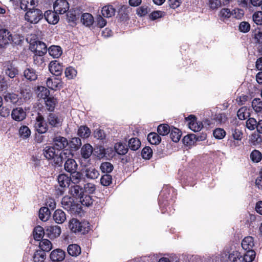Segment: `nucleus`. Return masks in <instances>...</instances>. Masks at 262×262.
Returning a JSON list of instances; mask_svg holds the SVG:
<instances>
[{"label":"nucleus","instance_id":"nucleus-1","mask_svg":"<svg viewBox=\"0 0 262 262\" xmlns=\"http://www.w3.org/2000/svg\"><path fill=\"white\" fill-rule=\"evenodd\" d=\"M89 224L88 222H80L76 219H72L69 221V228L74 233L80 232L85 234L90 229Z\"/></svg>","mask_w":262,"mask_h":262},{"label":"nucleus","instance_id":"nucleus-2","mask_svg":"<svg viewBox=\"0 0 262 262\" xmlns=\"http://www.w3.org/2000/svg\"><path fill=\"white\" fill-rule=\"evenodd\" d=\"M43 18L42 11L38 9H32L26 12L25 15V19L28 22L36 24Z\"/></svg>","mask_w":262,"mask_h":262},{"label":"nucleus","instance_id":"nucleus-3","mask_svg":"<svg viewBox=\"0 0 262 262\" xmlns=\"http://www.w3.org/2000/svg\"><path fill=\"white\" fill-rule=\"evenodd\" d=\"M34 127L35 129L39 134H44L46 133L48 129V125L43 117L39 114L36 118Z\"/></svg>","mask_w":262,"mask_h":262},{"label":"nucleus","instance_id":"nucleus-4","mask_svg":"<svg viewBox=\"0 0 262 262\" xmlns=\"http://www.w3.org/2000/svg\"><path fill=\"white\" fill-rule=\"evenodd\" d=\"M30 50L34 54L45 55L47 51V46L41 41H36L30 45Z\"/></svg>","mask_w":262,"mask_h":262},{"label":"nucleus","instance_id":"nucleus-5","mask_svg":"<svg viewBox=\"0 0 262 262\" xmlns=\"http://www.w3.org/2000/svg\"><path fill=\"white\" fill-rule=\"evenodd\" d=\"M69 9V4L66 0H57L54 4V10L59 14L67 12Z\"/></svg>","mask_w":262,"mask_h":262},{"label":"nucleus","instance_id":"nucleus-6","mask_svg":"<svg viewBox=\"0 0 262 262\" xmlns=\"http://www.w3.org/2000/svg\"><path fill=\"white\" fill-rule=\"evenodd\" d=\"M186 119L189 121V128L194 132H199L203 127L202 122H198L196 117L193 115H189Z\"/></svg>","mask_w":262,"mask_h":262},{"label":"nucleus","instance_id":"nucleus-7","mask_svg":"<svg viewBox=\"0 0 262 262\" xmlns=\"http://www.w3.org/2000/svg\"><path fill=\"white\" fill-rule=\"evenodd\" d=\"M73 154L69 149H63L59 154L58 153L57 157L55 158V164L60 165L63 160L71 159Z\"/></svg>","mask_w":262,"mask_h":262},{"label":"nucleus","instance_id":"nucleus-8","mask_svg":"<svg viewBox=\"0 0 262 262\" xmlns=\"http://www.w3.org/2000/svg\"><path fill=\"white\" fill-rule=\"evenodd\" d=\"M61 205L62 207L71 212H73L75 211L76 208V205L74 202V199L73 198H71L69 196H64L61 200Z\"/></svg>","mask_w":262,"mask_h":262},{"label":"nucleus","instance_id":"nucleus-9","mask_svg":"<svg viewBox=\"0 0 262 262\" xmlns=\"http://www.w3.org/2000/svg\"><path fill=\"white\" fill-rule=\"evenodd\" d=\"M46 83L48 88L54 91L60 90L62 87V82L58 78H48L46 80Z\"/></svg>","mask_w":262,"mask_h":262},{"label":"nucleus","instance_id":"nucleus-10","mask_svg":"<svg viewBox=\"0 0 262 262\" xmlns=\"http://www.w3.org/2000/svg\"><path fill=\"white\" fill-rule=\"evenodd\" d=\"M53 141L54 147L59 151L64 149L69 144L68 140L66 138L59 136L55 137Z\"/></svg>","mask_w":262,"mask_h":262},{"label":"nucleus","instance_id":"nucleus-11","mask_svg":"<svg viewBox=\"0 0 262 262\" xmlns=\"http://www.w3.org/2000/svg\"><path fill=\"white\" fill-rule=\"evenodd\" d=\"M61 228L58 226H50L46 229V233L50 238L58 237L61 234Z\"/></svg>","mask_w":262,"mask_h":262},{"label":"nucleus","instance_id":"nucleus-12","mask_svg":"<svg viewBox=\"0 0 262 262\" xmlns=\"http://www.w3.org/2000/svg\"><path fill=\"white\" fill-rule=\"evenodd\" d=\"M49 69L50 72L55 76L60 75L63 70L62 66L56 60L50 62Z\"/></svg>","mask_w":262,"mask_h":262},{"label":"nucleus","instance_id":"nucleus-13","mask_svg":"<svg viewBox=\"0 0 262 262\" xmlns=\"http://www.w3.org/2000/svg\"><path fill=\"white\" fill-rule=\"evenodd\" d=\"M57 13L55 11L48 10L45 12L44 16L49 24L55 25L58 22L59 19Z\"/></svg>","mask_w":262,"mask_h":262},{"label":"nucleus","instance_id":"nucleus-14","mask_svg":"<svg viewBox=\"0 0 262 262\" xmlns=\"http://www.w3.org/2000/svg\"><path fill=\"white\" fill-rule=\"evenodd\" d=\"M11 116L14 120L21 121L26 118V113L22 108L17 107L12 111Z\"/></svg>","mask_w":262,"mask_h":262},{"label":"nucleus","instance_id":"nucleus-15","mask_svg":"<svg viewBox=\"0 0 262 262\" xmlns=\"http://www.w3.org/2000/svg\"><path fill=\"white\" fill-rule=\"evenodd\" d=\"M58 153V151L56 152L55 148L54 146H47L43 149V155L45 157L49 160L52 159L55 164V158L57 157Z\"/></svg>","mask_w":262,"mask_h":262},{"label":"nucleus","instance_id":"nucleus-16","mask_svg":"<svg viewBox=\"0 0 262 262\" xmlns=\"http://www.w3.org/2000/svg\"><path fill=\"white\" fill-rule=\"evenodd\" d=\"M12 39V36L9 35V32L5 29L0 30V47H3L8 44L9 41Z\"/></svg>","mask_w":262,"mask_h":262},{"label":"nucleus","instance_id":"nucleus-17","mask_svg":"<svg viewBox=\"0 0 262 262\" xmlns=\"http://www.w3.org/2000/svg\"><path fill=\"white\" fill-rule=\"evenodd\" d=\"M65 252L61 249L53 250L50 254V258L53 261H60L64 259Z\"/></svg>","mask_w":262,"mask_h":262},{"label":"nucleus","instance_id":"nucleus-18","mask_svg":"<svg viewBox=\"0 0 262 262\" xmlns=\"http://www.w3.org/2000/svg\"><path fill=\"white\" fill-rule=\"evenodd\" d=\"M37 3V0H21L20 7L22 10L27 11L34 9Z\"/></svg>","mask_w":262,"mask_h":262},{"label":"nucleus","instance_id":"nucleus-19","mask_svg":"<svg viewBox=\"0 0 262 262\" xmlns=\"http://www.w3.org/2000/svg\"><path fill=\"white\" fill-rule=\"evenodd\" d=\"M49 124L53 127H58L60 125L62 119L56 115L50 113L47 118Z\"/></svg>","mask_w":262,"mask_h":262},{"label":"nucleus","instance_id":"nucleus-20","mask_svg":"<svg viewBox=\"0 0 262 262\" xmlns=\"http://www.w3.org/2000/svg\"><path fill=\"white\" fill-rule=\"evenodd\" d=\"M53 218L56 223L62 224L66 221V215L62 210L57 209L54 212Z\"/></svg>","mask_w":262,"mask_h":262},{"label":"nucleus","instance_id":"nucleus-21","mask_svg":"<svg viewBox=\"0 0 262 262\" xmlns=\"http://www.w3.org/2000/svg\"><path fill=\"white\" fill-rule=\"evenodd\" d=\"M232 15H233V12L229 8H222L219 12V17L223 21L228 20Z\"/></svg>","mask_w":262,"mask_h":262},{"label":"nucleus","instance_id":"nucleus-22","mask_svg":"<svg viewBox=\"0 0 262 262\" xmlns=\"http://www.w3.org/2000/svg\"><path fill=\"white\" fill-rule=\"evenodd\" d=\"M254 242L252 237L247 236L245 237L242 242V247L245 251L253 250Z\"/></svg>","mask_w":262,"mask_h":262},{"label":"nucleus","instance_id":"nucleus-23","mask_svg":"<svg viewBox=\"0 0 262 262\" xmlns=\"http://www.w3.org/2000/svg\"><path fill=\"white\" fill-rule=\"evenodd\" d=\"M5 74L11 78H14L18 74L17 69L10 62L7 63V65L5 66Z\"/></svg>","mask_w":262,"mask_h":262},{"label":"nucleus","instance_id":"nucleus-24","mask_svg":"<svg viewBox=\"0 0 262 262\" xmlns=\"http://www.w3.org/2000/svg\"><path fill=\"white\" fill-rule=\"evenodd\" d=\"M78 165L74 159H68L64 163V169L68 172H73L77 170Z\"/></svg>","mask_w":262,"mask_h":262},{"label":"nucleus","instance_id":"nucleus-25","mask_svg":"<svg viewBox=\"0 0 262 262\" xmlns=\"http://www.w3.org/2000/svg\"><path fill=\"white\" fill-rule=\"evenodd\" d=\"M231 133L233 139L236 141H241L242 139L243 133L237 128V125L233 124L231 128Z\"/></svg>","mask_w":262,"mask_h":262},{"label":"nucleus","instance_id":"nucleus-26","mask_svg":"<svg viewBox=\"0 0 262 262\" xmlns=\"http://www.w3.org/2000/svg\"><path fill=\"white\" fill-rule=\"evenodd\" d=\"M57 180L59 186L63 188L69 186L71 182L70 178L65 174L59 175L57 178Z\"/></svg>","mask_w":262,"mask_h":262},{"label":"nucleus","instance_id":"nucleus-27","mask_svg":"<svg viewBox=\"0 0 262 262\" xmlns=\"http://www.w3.org/2000/svg\"><path fill=\"white\" fill-rule=\"evenodd\" d=\"M68 253L72 256L76 257L81 253V248L77 244L70 245L67 249Z\"/></svg>","mask_w":262,"mask_h":262},{"label":"nucleus","instance_id":"nucleus-28","mask_svg":"<svg viewBox=\"0 0 262 262\" xmlns=\"http://www.w3.org/2000/svg\"><path fill=\"white\" fill-rule=\"evenodd\" d=\"M93 147L90 144L84 145L81 149V154L84 159L89 158L92 154Z\"/></svg>","mask_w":262,"mask_h":262},{"label":"nucleus","instance_id":"nucleus-29","mask_svg":"<svg viewBox=\"0 0 262 262\" xmlns=\"http://www.w3.org/2000/svg\"><path fill=\"white\" fill-rule=\"evenodd\" d=\"M228 258L231 262H245L243 256L237 251H233L230 253Z\"/></svg>","mask_w":262,"mask_h":262},{"label":"nucleus","instance_id":"nucleus-30","mask_svg":"<svg viewBox=\"0 0 262 262\" xmlns=\"http://www.w3.org/2000/svg\"><path fill=\"white\" fill-rule=\"evenodd\" d=\"M4 99L7 102L16 104L19 100L18 96L13 93H7L4 96Z\"/></svg>","mask_w":262,"mask_h":262},{"label":"nucleus","instance_id":"nucleus-31","mask_svg":"<svg viewBox=\"0 0 262 262\" xmlns=\"http://www.w3.org/2000/svg\"><path fill=\"white\" fill-rule=\"evenodd\" d=\"M49 54L53 58H58L62 54V50L59 46H52L48 50Z\"/></svg>","mask_w":262,"mask_h":262},{"label":"nucleus","instance_id":"nucleus-32","mask_svg":"<svg viewBox=\"0 0 262 262\" xmlns=\"http://www.w3.org/2000/svg\"><path fill=\"white\" fill-rule=\"evenodd\" d=\"M102 15L105 17H111L115 14V9L112 6H104L101 10Z\"/></svg>","mask_w":262,"mask_h":262},{"label":"nucleus","instance_id":"nucleus-33","mask_svg":"<svg viewBox=\"0 0 262 262\" xmlns=\"http://www.w3.org/2000/svg\"><path fill=\"white\" fill-rule=\"evenodd\" d=\"M81 21L85 26H90L94 23V18L91 14L84 13L81 16Z\"/></svg>","mask_w":262,"mask_h":262},{"label":"nucleus","instance_id":"nucleus-34","mask_svg":"<svg viewBox=\"0 0 262 262\" xmlns=\"http://www.w3.org/2000/svg\"><path fill=\"white\" fill-rule=\"evenodd\" d=\"M46 233V231H45L43 228L40 226H37L35 228L33 231V236L34 238L36 241H40L42 238L45 233Z\"/></svg>","mask_w":262,"mask_h":262},{"label":"nucleus","instance_id":"nucleus-35","mask_svg":"<svg viewBox=\"0 0 262 262\" xmlns=\"http://www.w3.org/2000/svg\"><path fill=\"white\" fill-rule=\"evenodd\" d=\"M91 132L86 126H81L78 129V135L82 138H87L91 135Z\"/></svg>","mask_w":262,"mask_h":262},{"label":"nucleus","instance_id":"nucleus-36","mask_svg":"<svg viewBox=\"0 0 262 262\" xmlns=\"http://www.w3.org/2000/svg\"><path fill=\"white\" fill-rule=\"evenodd\" d=\"M50 212L48 208L42 207L39 211V217L43 222H46L49 219Z\"/></svg>","mask_w":262,"mask_h":262},{"label":"nucleus","instance_id":"nucleus-37","mask_svg":"<svg viewBox=\"0 0 262 262\" xmlns=\"http://www.w3.org/2000/svg\"><path fill=\"white\" fill-rule=\"evenodd\" d=\"M70 191L73 196L76 197L77 199H79L82 195V194L84 193L82 190V188H81L79 185H74L73 186H71Z\"/></svg>","mask_w":262,"mask_h":262},{"label":"nucleus","instance_id":"nucleus-38","mask_svg":"<svg viewBox=\"0 0 262 262\" xmlns=\"http://www.w3.org/2000/svg\"><path fill=\"white\" fill-rule=\"evenodd\" d=\"M85 173V176L91 179H97L99 176V171L93 167L86 169Z\"/></svg>","mask_w":262,"mask_h":262},{"label":"nucleus","instance_id":"nucleus-39","mask_svg":"<svg viewBox=\"0 0 262 262\" xmlns=\"http://www.w3.org/2000/svg\"><path fill=\"white\" fill-rule=\"evenodd\" d=\"M46 254L45 252L37 250L34 254L33 258L34 262H43L46 259Z\"/></svg>","mask_w":262,"mask_h":262},{"label":"nucleus","instance_id":"nucleus-40","mask_svg":"<svg viewBox=\"0 0 262 262\" xmlns=\"http://www.w3.org/2000/svg\"><path fill=\"white\" fill-rule=\"evenodd\" d=\"M24 75L26 79L30 80H35L37 79V75L33 69H26L24 72Z\"/></svg>","mask_w":262,"mask_h":262},{"label":"nucleus","instance_id":"nucleus-41","mask_svg":"<svg viewBox=\"0 0 262 262\" xmlns=\"http://www.w3.org/2000/svg\"><path fill=\"white\" fill-rule=\"evenodd\" d=\"M237 116L239 119L244 120L250 116L249 110L246 107H242L237 112Z\"/></svg>","mask_w":262,"mask_h":262},{"label":"nucleus","instance_id":"nucleus-42","mask_svg":"<svg viewBox=\"0 0 262 262\" xmlns=\"http://www.w3.org/2000/svg\"><path fill=\"white\" fill-rule=\"evenodd\" d=\"M39 247L41 248L40 251L48 252L52 248V244L50 241L47 239H42L39 243Z\"/></svg>","mask_w":262,"mask_h":262},{"label":"nucleus","instance_id":"nucleus-43","mask_svg":"<svg viewBox=\"0 0 262 262\" xmlns=\"http://www.w3.org/2000/svg\"><path fill=\"white\" fill-rule=\"evenodd\" d=\"M128 145L130 149L136 150L140 147L141 142L137 138H132L128 141Z\"/></svg>","mask_w":262,"mask_h":262},{"label":"nucleus","instance_id":"nucleus-44","mask_svg":"<svg viewBox=\"0 0 262 262\" xmlns=\"http://www.w3.org/2000/svg\"><path fill=\"white\" fill-rule=\"evenodd\" d=\"M181 133L180 130L177 128H172L170 132V137L174 142H178L181 138Z\"/></svg>","mask_w":262,"mask_h":262},{"label":"nucleus","instance_id":"nucleus-45","mask_svg":"<svg viewBox=\"0 0 262 262\" xmlns=\"http://www.w3.org/2000/svg\"><path fill=\"white\" fill-rule=\"evenodd\" d=\"M148 140L152 144H158L160 143L161 139L160 137L155 133H150L147 137Z\"/></svg>","mask_w":262,"mask_h":262},{"label":"nucleus","instance_id":"nucleus-46","mask_svg":"<svg viewBox=\"0 0 262 262\" xmlns=\"http://www.w3.org/2000/svg\"><path fill=\"white\" fill-rule=\"evenodd\" d=\"M79 201L83 206L87 207L90 206L93 203L91 196L89 195L84 194V193L79 198Z\"/></svg>","mask_w":262,"mask_h":262},{"label":"nucleus","instance_id":"nucleus-47","mask_svg":"<svg viewBox=\"0 0 262 262\" xmlns=\"http://www.w3.org/2000/svg\"><path fill=\"white\" fill-rule=\"evenodd\" d=\"M44 55L34 54L33 56L34 63L37 67H43L45 65L43 56Z\"/></svg>","mask_w":262,"mask_h":262},{"label":"nucleus","instance_id":"nucleus-48","mask_svg":"<svg viewBox=\"0 0 262 262\" xmlns=\"http://www.w3.org/2000/svg\"><path fill=\"white\" fill-rule=\"evenodd\" d=\"M244 254V259L245 262H252L255 257V252L253 250H246Z\"/></svg>","mask_w":262,"mask_h":262},{"label":"nucleus","instance_id":"nucleus-49","mask_svg":"<svg viewBox=\"0 0 262 262\" xmlns=\"http://www.w3.org/2000/svg\"><path fill=\"white\" fill-rule=\"evenodd\" d=\"M157 132L160 135L165 136L170 133V127L167 124H160L158 127Z\"/></svg>","mask_w":262,"mask_h":262},{"label":"nucleus","instance_id":"nucleus-50","mask_svg":"<svg viewBox=\"0 0 262 262\" xmlns=\"http://www.w3.org/2000/svg\"><path fill=\"white\" fill-rule=\"evenodd\" d=\"M19 134L21 138L26 139L30 137L31 130L28 126L24 125L19 128Z\"/></svg>","mask_w":262,"mask_h":262},{"label":"nucleus","instance_id":"nucleus-51","mask_svg":"<svg viewBox=\"0 0 262 262\" xmlns=\"http://www.w3.org/2000/svg\"><path fill=\"white\" fill-rule=\"evenodd\" d=\"M252 36L256 42L262 43V30L260 28L255 29L252 32Z\"/></svg>","mask_w":262,"mask_h":262},{"label":"nucleus","instance_id":"nucleus-52","mask_svg":"<svg viewBox=\"0 0 262 262\" xmlns=\"http://www.w3.org/2000/svg\"><path fill=\"white\" fill-rule=\"evenodd\" d=\"M115 149L116 152L121 155H125L127 153V148L121 143H117L115 145Z\"/></svg>","mask_w":262,"mask_h":262},{"label":"nucleus","instance_id":"nucleus-53","mask_svg":"<svg viewBox=\"0 0 262 262\" xmlns=\"http://www.w3.org/2000/svg\"><path fill=\"white\" fill-rule=\"evenodd\" d=\"M70 147L75 150L79 149L82 145L81 139L78 137L72 138L70 143Z\"/></svg>","mask_w":262,"mask_h":262},{"label":"nucleus","instance_id":"nucleus-54","mask_svg":"<svg viewBox=\"0 0 262 262\" xmlns=\"http://www.w3.org/2000/svg\"><path fill=\"white\" fill-rule=\"evenodd\" d=\"M71 176L70 178L71 179V182H72L74 184H78L80 182L82 178V174L79 172L75 171L73 172H71Z\"/></svg>","mask_w":262,"mask_h":262},{"label":"nucleus","instance_id":"nucleus-55","mask_svg":"<svg viewBox=\"0 0 262 262\" xmlns=\"http://www.w3.org/2000/svg\"><path fill=\"white\" fill-rule=\"evenodd\" d=\"M113 165L110 162H103L101 164L100 169L103 173H110L113 169Z\"/></svg>","mask_w":262,"mask_h":262},{"label":"nucleus","instance_id":"nucleus-56","mask_svg":"<svg viewBox=\"0 0 262 262\" xmlns=\"http://www.w3.org/2000/svg\"><path fill=\"white\" fill-rule=\"evenodd\" d=\"M56 102V99L53 97L47 98V100L45 101V103L47 109L50 111H53L54 109Z\"/></svg>","mask_w":262,"mask_h":262},{"label":"nucleus","instance_id":"nucleus-57","mask_svg":"<svg viewBox=\"0 0 262 262\" xmlns=\"http://www.w3.org/2000/svg\"><path fill=\"white\" fill-rule=\"evenodd\" d=\"M250 158L253 162L257 163L261 160L262 155L258 150H254L250 154Z\"/></svg>","mask_w":262,"mask_h":262},{"label":"nucleus","instance_id":"nucleus-58","mask_svg":"<svg viewBox=\"0 0 262 262\" xmlns=\"http://www.w3.org/2000/svg\"><path fill=\"white\" fill-rule=\"evenodd\" d=\"M252 106L256 112L262 110V101L260 99H254L252 102Z\"/></svg>","mask_w":262,"mask_h":262},{"label":"nucleus","instance_id":"nucleus-59","mask_svg":"<svg viewBox=\"0 0 262 262\" xmlns=\"http://www.w3.org/2000/svg\"><path fill=\"white\" fill-rule=\"evenodd\" d=\"M66 76L68 79H73L77 75V71L76 70L72 68V67H69L67 68L64 72Z\"/></svg>","mask_w":262,"mask_h":262},{"label":"nucleus","instance_id":"nucleus-60","mask_svg":"<svg viewBox=\"0 0 262 262\" xmlns=\"http://www.w3.org/2000/svg\"><path fill=\"white\" fill-rule=\"evenodd\" d=\"M213 134L216 139H222L225 137L226 132L223 128H217L214 130Z\"/></svg>","mask_w":262,"mask_h":262},{"label":"nucleus","instance_id":"nucleus-61","mask_svg":"<svg viewBox=\"0 0 262 262\" xmlns=\"http://www.w3.org/2000/svg\"><path fill=\"white\" fill-rule=\"evenodd\" d=\"M152 150L151 149V148L149 147H144L142 150V152H141V155H142V156L143 157V158L145 159H149L151 156H152Z\"/></svg>","mask_w":262,"mask_h":262},{"label":"nucleus","instance_id":"nucleus-62","mask_svg":"<svg viewBox=\"0 0 262 262\" xmlns=\"http://www.w3.org/2000/svg\"><path fill=\"white\" fill-rule=\"evenodd\" d=\"M257 122L253 118H250L246 121V127L250 130H254L257 125Z\"/></svg>","mask_w":262,"mask_h":262},{"label":"nucleus","instance_id":"nucleus-63","mask_svg":"<svg viewBox=\"0 0 262 262\" xmlns=\"http://www.w3.org/2000/svg\"><path fill=\"white\" fill-rule=\"evenodd\" d=\"M112 176L110 174H106L103 175L100 180L101 184L103 186H108L112 183Z\"/></svg>","mask_w":262,"mask_h":262},{"label":"nucleus","instance_id":"nucleus-64","mask_svg":"<svg viewBox=\"0 0 262 262\" xmlns=\"http://www.w3.org/2000/svg\"><path fill=\"white\" fill-rule=\"evenodd\" d=\"M253 20L257 25H262V12H255L253 15Z\"/></svg>","mask_w":262,"mask_h":262}]
</instances>
